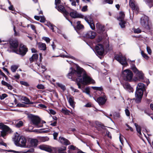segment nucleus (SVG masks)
Segmentation results:
<instances>
[{"label":"nucleus","mask_w":153,"mask_h":153,"mask_svg":"<svg viewBox=\"0 0 153 153\" xmlns=\"http://www.w3.org/2000/svg\"><path fill=\"white\" fill-rule=\"evenodd\" d=\"M134 32L136 33H139L141 32V31L139 28L135 29L134 30Z\"/></svg>","instance_id":"3c124183"},{"label":"nucleus","mask_w":153,"mask_h":153,"mask_svg":"<svg viewBox=\"0 0 153 153\" xmlns=\"http://www.w3.org/2000/svg\"><path fill=\"white\" fill-rule=\"evenodd\" d=\"M106 100V99L105 96L99 97L97 99V102L100 105H102L105 104Z\"/></svg>","instance_id":"f3484780"},{"label":"nucleus","mask_w":153,"mask_h":153,"mask_svg":"<svg viewBox=\"0 0 153 153\" xmlns=\"http://www.w3.org/2000/svg\"><path fill=\"white\" fill-rule=\"evenodd\" d=\"M70 105L73 108L74 107V98L71 96H68L67 97Z\"/></svg>","instance_id":"4be33fe9"},{"label":"nucleus","mask_w":153,"mask_h":153,"mask_svg":"<svg viewBox=\"0 0 153 153\" xmlns=\"http://www.w3.org/2000/svg\"><path fill=\"white\" fill-rule=\"evenodd\" d=\"M30 146L31 147L36 146L38 143V140L36 139H31L30 141Z\"/></svg>","instance_id":"412c9836"},{"label":"nucleus","mask_w":153,"mask_h":153,"mask_svg":"<svg viewBox=\"0 0 153 153\" xmlns=\"http://www.w3.org/2000/svg\"><path fill=\"white\" fill-rule=\"evenodd\" d=\"M39 148L41 150H45L50 152H52V149L51 147L48 146L42 145L40 146Z\"/></svg>","instance_id":"dca6fc26"},{"label":"nucleus","mask_w":153,"mask_h":153,"mask_svg":"<svg viewBox=\"0 0 153 153\" xmlns=\"http://www.w3.org/2000/svg\"><path fill=\"white\" fill-rule=\"evenodd\" d=\"M1 82L2 85H4L6 86L10 90H11L12 89V86L8 84L5 81L2 80Z\"/></svg>","instance_id":"bb28decb"},{"label":"nucleus","mask_w":153,"mask_h":153,"mask_svg":"<svg viewBox=\"0 0 153 153\" xmlns=\"http://www.w3.org/2000/svg\"><path fill=\"white\" fill-rule=\"evenodd\" d=\"M96 36V33L92 31H88L86 34V36L87 37L91 39L94 38Z\"/></svg>","instance_id":"a211bd4d"},{"label":"nucleus","mask_w":153,"mask_h":153,"mask_svg":"<svg viewBox=\"0 0 153 153\" xmlns=\"http://www.w3.org/2000/svg\"><path fill=\"white\" fill-rule=\"evenodd\" d=\"M125 113L126 114V115L127 116H130V112L128 109H126L125 110Z\"/></svg>","instance_id":"603ef678"},{"label":"nucleus","mask_w":153,"mask_h":153,"mask_svg":"<svg viewBox=\"0 0 153 153\" xmlns=\"http://www.w3.org/2000/svg\"><path fill=\"white\" fill-rule=\"evenodd\" d=\"M42 39L45 40L47 43L50 42V39L48 37H44Z\"/></svg>","instance_id":"37998d69"},{"label":"nucleus","mask_w":153,"mask_h":153,"mask_svg":"<svg viewBox=\"0 0 153 153\" xmlns=\"http://www.w3.org/2000/svg\"><path fill=\"white\" fill-rule=\"evenodd\" d=\"M57 122L56 121H54L53 122L51 123L50 125L53 126H55L56 125Z\"/></svg>","instance_id":"e2e57ef3"},{"label":"nucleus","mask_w":153,"mask_h":153,"mask_svg":"<svg viewBox=\"0 0 153 153\" xmlns=\"http://www.w3.org/2000/svg\"><path fill=\"white\" fill-rule=\"evenodd\" d=\"M18 66L17 65H13L11 67V70L13 72H15L18 69Z\"/></svg>","instance_id":"7c9ffc66"},{"label":"nucleus","mask_w":153,"mask_h":153,"mask_svg":"<svg viewBox=\"0 0 153 153\" xmlns=\"http://www.w3.org/2000/svg\"><path fill=\"white\" fill-rule=\"evenodd\" d=\"M8 152H13L14 153H20V152L18 151H16L12 150H9L7 151Z\"/></svg>","instance_id":"5fc2aeb1"},{"label":"nucleus","mask_w":153,"mask_h":153,"mask_svg":"<svg viewBox=\"0 0 153 153\" xmlns=\"http://www.w3.org/2000/svg\"><path fill=\"white\" fill-rule=\"evenodd\" d=\"M0 129L2 130L1 131V136L4 137L8 133L11 132V129L7 126L2 123H0Z\"/></svg>","instance_id":"39448f33"},{"label":"nucleus","mask_w":153,"mask_h":153,"mask_svg":"<svg viewBox=\"0 0 153 153\" xmlns=\"http://www.w3.org/2000/svg\"><path fill=\"white\" fill-rule=\"evenodd\" d=\"M70 15L73 18H84L85 17L80 13H79L75 10H73L70 13Z\"/></svg>","instance_id":"ddd939ff"},{"label":"nucleus","mask_w":153,"mask_h":153,"mask_svg":"<svg viewBox=\"0 0 153 153\" xmlns=\"http://www.w3.org/2000/svg\"><path fill=\"white\" fill-rule=\"evenodd\" d=\"M25 105L23 104H22V103H18L16 105V106L19 107H25Z\"/></svg>","instance_id":"de8ad7c7"},{"label":"nucleus","mask_w":153,"mask_h":153,"mask_svg":"<svg viewBox=\"0 0 153 153\" xmlns=\"http://www.w3.org/2000/svg\"><path fill=\"white\" fill-rule=\"evenodd\" d=\"M21 100L24 101V103L26 104H28L30 101V100L25 97H22Z\"/></svg>","instance_id":"c756f323"},{"label":"nucleus","mask_w":153,"mask_h":153,"mask_svg":"<svg viewBox=\"0 0 153 153\" xmlns=\"http://www.w3.org/2000/svg\"><path fill=\"white\" fill-rule=\"evenodd\" d=\"M38 57V55L37 54H33L32 57L30 58V60L31 62L36 61Z\"/></svg>","instance_id":"a878e982"},{"label":"nucleus","mask_w":153,"mask_h":153,"mask_svg":"<svg viewBox=\"0 0 153 153\" xmlns=\"http://www.w3.org/2000/svg\"><path fill=\"white\" fill-rule=\"evenodd\" d=\"M96 26L98 29V31L99 33H102L104 30V26L97 24Z\"/></svg>","instance_id":"393cba45"},{"label":"nucleus","mask_w":153,"mask_h":153,"mask_svg":"<svg viewBox=\"0 0 153 153\" xmlns=\"http://www.w3.org/2000/svg\"><path fill=\"white\" fill-rule=\"evenodd\" d=\"M7 97V95L5 94H2L0 96V99L1 100L4 99Z\"/></svg>","instance_id":"a18cd8bd"},{"label":"nucleus","mask_w":153,"mask_h":153,"mask_svg":"<svg viewBox=\"0 0 153 153\" xmlns=\"http://www.w3.org/2000/svg\"><path fill=\"white\" fill-rule=\"evenodd\" d=\"M123 86L125 89L128 90L129 92H132L133 91V88L128 82L124 83Z\"/></svg>","instance_id":"6ab92c4d"},{"label":"nucleus","mask_w":153,"mask_h":153,"mask_svg":"<svg viewBox=\"0 0 153 153\" xmlns=\"http://www.w3.org/2000/svg\"><path fill=\"white\" fill-rule=\"evenodd\" d=\"M92 88L94 90H97L98 91H101L102 90V87H92Z\"/></svg>","instance_id":"58836bf2"},{"label":"nucleus","mask_w":153,"mask_h":153,"mask_svg":"<svg viewBox=\"0 0 153 153\" xmlns=\"http://www.w3.org/2000/svg\"><path fill=\"white\" fill-rule=\"evenodd\" d=\"M125 17V14L123 12H121L120 13L119 16L118 18V19L119 21L123 20Z\"/></svg>","instance_id":"c85d7f7f"},{"label":"nucleus","mask_w":153,"mask_h":153,"mask_svg":"<svg viewBox=\"0 0 153 153\" xmlns=\"http://www.w3.org/2000/svg\"><path fill=\"white\" fill-rule=\"evenodd\" d=\"M49 111H50V113L51 114H52L53 115H54L56 113V112L54 111L52 109H50L49 110Z\"/></svg>","instance_id":"13d9d810"},{"label":"nucleus","mask_w":153,"mask_h":153,"mask_svg":"<svg viewBox=\"0 0 153 153\" xmlns=\"http://www.w3.org/2000/svg\"><path fill=\"white\" fill-rule=\"evenodd\" d=\"M145 88V85L143 83H140L138 84L135 92V102L136 103L140 102Z\"/></svg>","instance_id":"f03ea898"},{"label":"nucleus","mask_w":153,"mask_h":153,"mask_svg":"<svg viewBox=\"0 0 153 153\" xmlns=\"http://www.w3.org/2000/svg\"><path fill=\"white\" fill-rule=\"evenodd\" d=\"M14 77L18 79L20 78V75L19 74H17L16 75L14 76Z\"/></svg>","instance_id":"69168bd1"},{"label":"nucleus","mask_w":153,"mask_h":153,"mask_svg":"<svg viewBox=\"0 0 153 153\" xmlns=\"http://www.w3.org/2000/svg\"><path fill=\"white\" fill-rule=\"evenodd\" d=\"M10 48L12 49L14 52V50H16L18 45V42L16 40H10Z\"/></svg>","instance_id":"2eb2a0df"},{"label":"nucleus","mask_w":153,"mask_h":153,"mask_svg":"<svg viewBox=\"0 0 153 153\" xmlns=\"http://www.w3.org/2000/svg\"><path fill=\"white\" fill-rule=\"evenodd\" d=\"M131 69L139 79H142L143 78V74L141 71H139L137 69L135 65L131 64Z\"/></svg>","instance_id":"1a4fd4ad"},{"label":"nucleus","mask_w":153,"mask_h":153,"mask_svg":"<svg viewBox=\"0 0 153 153\" xmlns=\"http://www.w3.org/2000/svg\"><path fill=\"white\" fill-rule=\"evenodd\" d=\"M61 56L62 57H65L66 58H71L72 59H73L74 58V57L72 56H70L68 55H61Z\"/></svg>","instance_id":"4d7b16f0"},{"label":"nucleus","mask_w":153,"mask_h":153,"mask_svg":"<svg viewBox=\"0 0 153 153\" xmlns=\"http://www.w3.org/2000/svg\"><path fill=\"white\" fill-rule=\"evenodd\" d=\"M71 4L73 6H76V1L74 0L72 1L71 2Z\"/></svg>","instance_id":"0e129e2a"},{"label":"nucleus","mask_w":153,"mask_h":153,"mask_svg":"<svg viewBox=\"0 0 153 153\" xmlns=\"http://www.w3.org/2000/svg\"><path fill=\"white\" fill-rule=\"evenodd\" d=\"M119 25L122 28H124L125 27V22L123 20H121L120 21Z\"/></svg>","instance_id":"4c0bfd02"},{"label":"nucleus","mask_w":153,"mask_h":153,"mask_svg":"<svg viewBox=\"0 0 153 153\" xmlns=\"http://www.w3.org/2000/svg\"><path fill=\"white\" fill-rule=\"evenodd\" d=\"M104 1L106 3L109 4H112L113 2L112 0H104Z\"/></svg>","instance_id":"6e6d98bb"},{"label":"nucleus","mask_w":153,"mask_h":153,"mask_svg":"<svg viewBox=\"0 0 153 153\" xmlns=\"http://www.w3.org/2000/svg\"><path fill=\"white\" fill-rule=\"evenodd\" d=\"M140 23L144 28L148 29L149 27V18L148 16H143L140 19Z\"/></svg>","instance_id":"6e6552de"},{"label":"nucleus","mask_w":153,"mask_h":153,"mask_svg":"<svg viewBox=\"0 0 153 153\" xmlns=\"http://www.w3.org/2000/svg\"><path fill=\"white\" fill-rule=\"evenodd\" d=\"M66 148L65 147H58L57 148V150L58 152H63V151L66 150Z\"/></svg>","instance_id":"c9c22d12"},{"label":"nucleus","mask_w":153,"mask_h":153,"mask_svg":"<svg viewBox=\"0 0 153 153\" xmlns=\"http://www.w3.org/2000/svg\"><path fill=\"white\" fill-rule=\"evenodd\" d=\"M27 51V48L25 47L24 46H21L19 50H14V52L17 54L24 56L26 54Z\"/></svg>","instance_id":"9d476101"},{"label":"nucleus","mask_w":153,"mask_h":153,"mask_svg":"<svg viewBox=\"0 0 153 153\" xmlns=\"http://www.w3.org/2000/svg\"><path fill=\"white\" fill-rule=\"evenodd\" d=\"M115 58L123 66H125L127 65L126 58L122 56L121 54L119 53V54L116 55Z\"/></svg>","instance_id":"423d86ee"},{"label":"nucleus","mask_w":153,"mask_h":153,"mask_svg":"<svg viewBox=\"0 0 153 153\" xmlns=\"http://www.w3.org/2000/svg\"><path fill=\"white\" fill-rule=\"evenodd\" d=\"M59 141L62 144L65 145H67L70 144V142L68 140L63 137H59Z\"/></svg>","instance_id":"aec40b11"},{"label":"nucleus","mask_w":153,"mask_h":153,"mask_svg":"<svg viewBox=\"0 0 153 153\" xmlns=\"http://www.w3.org/2000/svg\"><path fill=\"white\" fill-rule=\"evenodd\" d=\"M40 17V21L42 22H44L45 21V18L44 16H41Z\"/></svg>","instance_id":"8fccbe9b"},{"label":"nucleus","mask_w":153,"mask_h":153,"mask_svg":"<svg viewBox=\"0 0 153 153\" xmlns=\"http://www.w3.org/2000/svg\"><path fill=\"white\" fill-rule=\"evenodd\" d=\"M38 89H43L45 88L44 86L42 84L38 85L37 86Z\"/></svg>","instance_id":"c03bdc74"},{"label":"nucleus","mask_w":153,"mask_h":153,"mask_svg":"<svg viewBox=\"0 0 153 153\" xmlns=\"http://www.w3.org/2000/svg\"><path fill=\"white\" fill-rule=\"evenodd\" d=\"M38 106L40 107L41 108H46V106L45 105L42 104H39Z\"/></svg>","instance_id":"864d4df0"},{"label":"nucleus","mask_w":153,"mask_h":153,"mask_svg":"<svg viewBox=\"0 0 153 153\" xmlns=\"http://www.w3.org/2000/svg\"><path fill=\"white\" fill-rule=\"evenodd\" d=\"M95 49L97 53L100 55H102L104 53V49L102 45L100 44H98L95 47Z\"/></svg>","instance_id":"9b49d317"},{"label":"nucleus","mask_w":153,"mask_h":153,"mask_svg":"<svg viewBox=\"0 0 153 153\" xmlns=\"http://www.w3.org/2000/svg\"><path fill=\"white\" fill-rule=\"evenodd\" d=\"M71 71L68 74V76L69 78L71 79L72 76L74 74H76L78 76L76 79V82L79 88H81V84H86L90 83L94 84L95 81L91 78L86 75H84L82 74L83 69L79 67H77V70L76 71L73 70L71 68Z\"/></svg>","instance_id":"f257e3e1"},{"label":"nucleus","mask_w":153,"mask_h":153,"mask_svg":"<svg viewBox=\"0 0 153 153\" xmlns=\"http://www.w3.org/2000/svg\"><path fill=\"white\" fill-rule=\"evenodd\" d=\"M76 27L77 29H80L83 27V26L80 24V21H78L77 22Z\"/></svg>","instance_id":"72a5a7b5"},{"label":"nucleus","mask_w":153,"mask_h":153,"mask_svg":"<svg viewBox=\"0 0 153 153\" xmlns=\"http://www.w3.org/2000/svg\"><path fill=\"white\" fill-rule=\"evenodd\" d=\"M9 9L10 10H14V9H13V5H11L9 7Z\"/></svg>","instance_id":"774afa93"},{"label":"nucleus","mask_w":153,"mask_h":153,"mask_svg":"<svg viewBox=\"0 0 153 153\" xmlns=\"http://www.w3.org/2000/svg\"><path fill=\"white\" fill-rule=\"evenodd\" d=\"M88 6L86 5L82 7L81 10L83 12H85L87 10Z\"/></svg>","instance_id":"49530a36"},{"label":"nucleus","mask_w":153,"mask_h":153,"mask_svg":"<svg viewBox=\"0 0 153 153\" xmlns=\"http://www.w3.org/2000/svg\"><path fill=\"white\" fill-rule=\"evenodd\" d=\"M83 92H85L88 94H89V91L88 88H86L85 89V91H83Z\"/></svg>","instance_id":"052dcab7"},{"label":"nucleus","mask_w":153,"mask_h":153,"mask_svg":"<svg viewBox=\"0 0 153 153\" xmlns=\"http://www.w3.org/2000/svg\"><path fill=\"white\" fill-rule=\"evenodd\" d=\"M31 119L33 124L36 127L39 128L42 126V125L41 124L40 119L38 117L33 116Z\"/></svg>","instance_id":"0eeeda50"},{"label":"nucleus","mask_w":153,"mask_h":153,"mask_svg":"<svg viewBox=\"0 0 153 153\" xmlns=\"http://www.w3.org/2000/svg\"><path fill=\"white\" fill-rule=\"evenodd\" d=\"M62 111L63 112L65 113L66 114L68 113V111L65 109H62Z\"/></svg>","instance_id":"338daca9"},{"label":"nucleus","mask_w":153,"mask_h":153,"mask_svg":"<svg viewBox=\"0 0 153 153\" xmlns=\"http://www.w3.org/2000/svg\"><path fill=\"white\" fill-rule=\"evenodd\" d=\"M40 16H34V18L37 20H39L40 19Z\"/></svg>","instance_id":"680f3d73"},{"label":"nucleus","mask_w":153,"mask_h":153,"mask_svg":"<svg viewBox=\"0 0 153 153\" xmlns=\"http://www.w3.org/2000/svg\"><path fill=\"white\" fill-rule=\"evenodd\" d=\"M20 83L22 85L25 86H29V84L27 82L24 81H20Z\"/></svg>","instance_id":"ea45409f"},{"label":"nucleus","mask_w":153,"mask_h":153,"mask_svg":"<svg viewBox=\"0 0 153 153\" xmlns=\"http://www.w3.org/2000/svg\"><path fill=\"white\" fill-rule=\"evenodd\" d=\"M84 19L89 25L91 29L94 30L95 29V27L91 17L89 16H86L85 17Z\"/></svg>","instance_id":"4468645a"},{"label":"nucleus","mask_w":153,"mask_h":153,"mask_svg":"<svg viewBox=\"0 0 153 153\" xmlns=\"http://www.w3.org/2000/svg\"><path fill=\"white\" fill-rule=\"evenodd\" d=\"M56 8L59 11L62 13L64 15L66 16L68 15V12L66 11L62 3L56 6Z\"/></svg>","instance_id":"f8f14e48"},{"label":"nucleus","mask_w":153,"mask_h":153,"mask_svg":"<svg viewBox=\"0 0 153 153\" xmlns=\"http://www.w3.org/2000/svg\"><path fill=\"white\" fill-rule=\"evenodd\" d=\"M13 140L15 144L22 147L26 146V140L23 136H19L18 135H15L13 138Z\"/></svg>","instance_id":"7ed1b4c3"},{"label":"nucleus","mask_w":153,"mask_h":153,"mask_svg":"<svg viewBox=\"0 0 153 153\" xmlns=\"http://www.w3.org/2000/svg\"><path fill=\"white\" fill-rule=\"evenodd\" d=\"M46 25L48 27L51 29L52 31H54V27H56L55 26H54L52 24L50 23H47Z\"/></svg>","instance_id":"473e14b6"},{"label":"nucleus","mask_w":153,"mask_h":153,"mask_svg":"<svg viewBox=\"0 0 153 153\" xmlns=\"http://www.w3.org/2000/svg\"><path fill=\"white\" fill-rule=\"evenodd\" d=\"M58 134L56 132H54L53 134V138L54 140L56 139V137L57 136Z\"/></svg>","instance_id":"bf43d9fd"},{"label":"nucleus","mask_w":153,"mask_h":153,"mask_svg":"<svg viewBox=\"0 0 153 153\" xmlns=\"http://www.w3.org/2000/svg\"><path fill=\"white\" fill-rule=\"evenodd\" d=\"M37 45L38 48L40 50L45 51L46 49V45L45 43L39 42L37 44Z\"/></svg>","instance_id":"b1692460"},{"label":"nucleus","mask_w":153,"mask_h":153,"mask_svg":"<svg viewBox=\"0 0 153 153\" xmlns=\"http://www.w3.org/2000/svg\"><path fill=\"white\" fill-rule=\"evenodd\" d=\"M134 125L136 127V130L139 134V135L140 137H141V136H142V134L141 132V129L140 127L139 126L137 125L136 123L134 124Z\"/></svg>","instance_id":"cd10ccee"},{"label":"nucleus","mask_w":153,"mask_h":153,"mask_svg":"<svg viewBox=\"0 0 153 153\" xmlns=\"http://www.w3.org/2000/svg\"><path fill=\"white\" fill-rule=\"evenodd\" d=\"M27 27H30L33 30H34V31H36L35 27L32 24L28 25H27Z\"/></svg>","instance_id":"79ce46f5"},{"label":"nucleus","mask_w":153,"mask_h":153,"mask_svg":"<svg viewBox=\"0 0 153 153\" xmlns=\"http://www.w3.org/2000/svg\"><path fill=\"white\" fill-rule=\"evenodd\" d=\"M129 5L133 10L137 11L139 10L138 7L135 4L134 1L132 0H130V1Z\"/></svg>","instance_id":"5701e85b"},{"label":"nucleus","mask_w":153,"mask_h":153,"mask_svg":"<svg viewBox=\"0 0 153 153\" xmlns=\"http://www.w3.org/2000/svg\"><path fill=\"white\" fill-rule=\"evenodd\" d=\"M56 85L59 87H60L63 91L65 90V87L64 85L59 83H57Z\"/></svg>","instance_id":"e433bc0d"},{"label":"nucleus","mask_w":153,"mask_h":153,"mask_svg":"<svg viewBox=\"0 0 153 153\" xmlns=\"http://www.w3.org/2000/svg\"><path fill=\"white\" fill-rule=\"evenodd\" d=\"M146 50L148 54L150 55L152 53V50L148 46L146 47Z\"/></svg>","instance_id":"a19ab883"},{"label":"nucleus","mask_w":153,"mask_h":153,"mask_svg":"<svg viewBox=\"0 0 153 153\" xmlns=\"http://www.w3.org/2000/svg\"><path fill=\"white\" fill-rule=\"evenodd\" d=\"M141 53L142 56L144 59L146 60H148L149 59V57L146 53H144L143 51H141Z\"/></svg>","instance_id":"2f4dec72"},{"label":"nucleus","mask_w":153,"mask_h":153,"mask_svg":"<svg viewBox=\"0 0 153 153\" xmlns=\"http://www.w3.org/2000/svg\"><path fill=\"white\" fill-rule=\"evenodd\" d=\"M23 123L22 121H19L17 123H16V126L18 128H19L23 126Z\"/></svg>","instance_id":"f704fd0d"},{"label":"nucleus","mask_w":153,"mask_h":153,"mask_svg":"<svg viewBox=\"0 0 153 153\" xmlns=\"http://www.w3.org/2000/svg\"><path fill=\"white\" fill-rule=\"evenodd\" d=\"M55 3L56 5V6L57 5L60 4L62 3L61 2L60 0H55Z\"/></svg>","instance_id":"09e8293b"},{"label":"nucleus","mask_w":153,"mask_h":153,"mask_svg":"<svg viewBox=\"0 0 153 153\" xmlns=\"http://www.w3.org/2000/svg\"><path fill=\"white\" fill-rule=\"evenodd\" d=\"M121 76L125 80L131 81L132 79L133 74L130 70L126 69L122 71Z\"/></svg>","instance_id":"20e7f679"}]
</instances>
